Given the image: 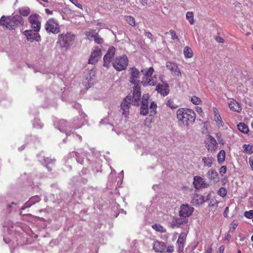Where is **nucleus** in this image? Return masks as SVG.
Listing matches in <instances>:
<instances>
[{"mask_svg": "<svg viewBox=\"0 0 253 253\" xmlns=\"http://www.w3.org/2000/svg\"><path fill=\"white\" fill-rule=\"evenodd\" d=\"M130 82L134 84H139V77L140 73L139 71L135 67L130 68Z\"/></svg>", "mask_w": 253, "mask_h": 253, "instance_id": "13", "label": "nucleus"}, {"mask_svg": "<svg viewBox=\"0 0 253 253\" xmlns=\"http://www.w3.org/2000/svg\"><path fill=\"white\" fill-rule=\"evenodd\" d=\"M193 185L197 189L205 188L207 186L204 179L199 176H195L194 177Z\"/></svg>", "mask_w": 253, "mask_h": 253, "instance_id": "17", "label": "nucleus"}, {"mask_svg": "<svg viewBox=\"0 0 253 253\" xmlns=\"http://www.w3.org/2000/svg\"><path fill=\"white\" fill-rule=\"evenodd\" d=\"M185 242V240H180V239H178V240L177 241V243L178 246V252L179 253H181L183 251Z\"/></svg>", "mask_w": 253, "mask_h": 253, "instance_id": "37", "label": "nucleus"}, {"mask_svg": "<svg viewBox=\"0 0 253 253\" xmlns=\"http://www.w3.org/2000/svg\"><path fill=\"white\" fill-rule=\"evenodd\" d=\"M166 66L174 77L178 78H181L182 74L181 71L176 63L168 61L166 63Z\"/></svg>", "mask_w": 253, "mask_h": 253, "instance_id": "7", "label": "nucleus"}, {"mask_svg": "<svg viewBox=\"0 0 253 253\" xmlns=\"http://www.w3.org/2000/svg\"><path fill=\"white\" fill-rule=\"evenodd\" d=\"M227 168L225 166H222L220 167L219 169V173L221 175H223L226 172Z\"/></svg>", "mask_w": 253, "mask_h": 253, "instance_id": "49", "label": "nucleus"}, {"mask_svg": "<svg viewBox=\"0 0 253 253\" xmlns=\"http://www.w3.org/2000/svg\"><path fill=\"white\" fill-rule=\"evenodd\" d=\"M76 35L67 32L66 34L62 33L58 35V43L62 48H69L73 43Z\"/></svg>", "mask_w": 253, "mask_h": 253, "instance_id": "3", "label": "nucleus"}, {"mask_svg": "<svg viewBox=\"0 0 253 253\" xmlns=\"http://www.w3.org/2000/svg\"><path fill=\"white\" fill-rule=\"evenodd\" d=\"M59 130L60 131L66 128L68 126V123L66 120H61L59 122Z\"/></svg>", "mask_w": 253, "mask_h": 253, "instance_id": "38", "label": "nucleus"}, {"mask_svg": "<svg viewBox=\"0 0 253 253\" xmlns=\"http://www.w3.org/2000/svg\"><path fill=\"white\" fill-rule=\"evenodd\" d=\"M176 117L180 124L189 126L195 122L196 116L192 109L180 108L176 111Z\"/></svg>", "mask_w": 253, "mask_h": 253, "instance_id": "1", "label": "nucleus"}, {"mask_svg": "<svg viewBox=\"0 0 253 253\" xmlns=\"http://www.w3.org/2000/svg\"><path fill=\"white\" fill-rule=\"evenodd\" d=\"M238 223L237 222L233 221L230 225V230L233 232L235 229L237 228Z\"/></svg>", "mask_w": 253, "mask_h": 253, "instance_id": "48", "label": "nucleus"}, {"mask_svg": "<svg viewBox=\"0 0 253 253\" xmlns=\"http://www.w3.org/2000/svg\"><path fill=\"white\" fill-rule=\"evenodd\" d=\"M156 90L161 95L165 96L167 95L169 92V86L168 84H158L156 86Z\"/></svg>", "mask_w": 253, "mask_h": 253, "instance_id": "19", "label": "nucleus"}, {"mask_svg": "<svg viewBox=\"0 0 253 253\" xmlns=\"http://www.w3.org/2000/svg\"><path fill=\"white\" fill-rule=\"evenodd\" d=\"M153 249L157 253H165L166 245L165 243L156 241L153 244Z\"/></svg>", "mask_w": 253, "mask_h": 253, "instance_id": "18", "label": "nucleus"}, {"mask_svg": "<svg viewBox=\"0 0 253 253\" xmlns=\"http://www.w3.org/2000/svg\"><path fill=\"white\" fill-rule=\"evenodd\" d=\"M41 200V198L39 196H34L31 197L29 201L26 203V207H30L32 205L39 202Z\"/></svg>", "mask_w": 253, "mask_h": 253, "instance_id": "26", "label": "nucleus"}, {"mask_svg": "<svg viewBox=\"0 0 253 253\" xmlns=\"http://www.w3.org/2000/svg\"><path fill=\"white\" fill-rule=\"evenodd\" d=\"M191 102L195 105H200L202 103V100L198 97L193 96L191 99Z\"/></svg>", "mask_w": 253, "mask_h": 253, "instance_id": "40", "label": "nucleus"}, {"mask_svg": "<svg viewBox=\"0 0 253 253\" xmlns=\"http://www.w3.org/2000/svg\"><path fill=\"white\" fill-rule=\"evenodd\" d=\"M196 110L197 111V112L198 113H199V114L200 113H203V110H202V109L201 107H198L197 106L196 108Z\"/></svg>", "mask_w": 253, "mask_h": 253, "instance_id": "58", "label": "nucleus"}, {"mask_svg": "<svg viewBox=\"0 0 253 253\" xmlns=\"http://www.w3.org/2000/svg\"><path fill=\"white\" fill-rule=\"evenodd\" d=\"M194 208L193 207L189 206L187 205H182L180 206V209L179 212V216L187 218L192 214Z\"/></svg>", "mask_w": 253, "mask_h": 253, "instance_id": "11", "label": "nucleus"}, {"mask_svg": "<svg viewBox=\"0 0 253 253\" xmlns=\"http://www.w3.org/2000/svg\"><path fill=\"white\" fill-rule=\"evenodd\" d=\"M215 136H216L217 140L218 141L219 144L221 145H223L224 144V142L223 139L221 137V134L219 133H217L216 134Z\"/></svg>", "mask_w": 253, "mask_h": 253, "instance_id": "44", "label": "nucleus"}, {"mask_svg": "<svg viewBox=\"0 0 253 253\" xmlns=\"http://www.w3.org/2000/svg\"><path fill=\"white\" fill-rule=\"evenodd\" d=\"M18 13L21 16H27L30 13V9L28 7H22L19 8Z\"/></svg>", "mask_w": 253, "mask_h": 253, "instance_id": "24", "label": "nucleus"}, {"mask_svg": "<svg viewBox=\"0 0 253 253\" xmlns=\"http://www.w3.org/2000/svg\"><path fill=\"white\" fill-rule=\"evenodd\" d=\"M183 52L185 57L187 58H190L192 57L193 55V51L191 48L189 46H186L184 47Z\"/></svg>", "mask_w": 253, "mask_h": 253, "instance_id": "28", "label": "nucleus"}, {"mask_svg": "<svg viewBox=\"0 0 253 253\" xmlns=\"http://www.w3.org/2000/svg\"><path fill=\"white\" fill-rule=\"evenodd\" d=\"M45 29L48 33L58 34L60 32V25L57 20L49 18L45 24Z\"/></svg>", "mask_w": 253, "mask_h": 253, "instance_id": "5", "label": "nucleus"}, {"mask_svg": "<svg viewBox=\"0 0 253 253\" xmlns=\"http://www.w3.org/2000/svg\"><path fill=\"white\" fill-rule=\"evenodd\" d=\"M207 177L210 180H213L214 182H217L219 181L218 173L213 169H211L208 172Z\"/></svg>", "mask_w": 253, "mask_h": 253, "instance_id": "22", "label": "nucleus"}, {"mask_svg": "<svg viewBox=\"0 0 253 253\" xmlns=\"http://www.w3.org/2000/svg\"><path fill=\"white\" fill-rule=\"evenodd\" d=\"M140 97L139 96H132V104L133 105L138 106L140 101Z\"/></svg>", "mask_w": 253, "mask_h": 253, "instance_id": "43", "label": "nucleus"}, {"mask_svg": "<svg viewBox=\"0 0 253 253\" xmlns=\"http://www.w3.org/2000/svg\"><path fill=\"white\" fill-rule=\"evenodd\" d=\"M188 221V219L187 218L174 217L170 222V226L173 228H178L181 225L187 223Z\"/></svg>", "mask_w": 253, "mask_h": 253, "instance_id": "15", "label": "nucleus"}, {"mask_svg": "<svg viewBox=\"0 0 253 253\" xmlns=\"http://www.w3.org/2000/svg\"><path fill=\"white\" fill-rule=\"evenodd\" d=\"M135 87L133 92V96H139L141 97V86L139 84H135Z\"/></svg>", "mask_w": 253, "mask_h": 253, "instance_id": "33", "label": "nucleus"}, {"mask_svg": "<svg viewBox=\"0 0 253 253\" xmlns=\"http://www.w3.org/2000/svg\"><path fill=\"white\" fill-rule=\"evenodd\" d=\"M225 247L223 245L221 246L218 249V253H223Z\"/></svg>", "mask_w": 253, "mask_h": 253, "instance_id": "57", "label": "nucleus"}, {"mask_svg": "<svg viewBox=\"0 0 253 253\" xmlns=\"http://www.w3.org/2000/svg\"><path fill=\"white\" fill-rule=\"evenodd\" d=\"M228 211H229V208L228 207H227L225 209V211H224V216H227V212H228Z\"/></svg>", "mask_w": 253, "mask_h": 253, "instance_id": "62", "label": "nucleus"}, {"mask_svg": "<svg viewBox=\"0 0 253 253\" xmlns=\"http://www.w3.org/2000/svg\"><path fill=\"white\" fill-rule=\"evenodd\" d=\"M206 143V147L209 151H214L217 149V143L215 139L212 136L209 135Z\"/></svg>", "mask_w": 253, "mask_h": 253, "instance_id": "14", "label": "nucleus"}, {"mask_svg": "<svg viewBox=\"0 0 253 253\" xmlns=\"http://www.w3.org/2000/svg\"><path fill=\"white\" fill-rule=\"evenodd\" d=\"M226 153L224 150H220L217 155V162L219 164H221L225 161Z\"/></svg>", "mask_w": 253, "mask_h": 253, "instance_id": "27", "label": "nucleus"}, {"mask_svg": "<svg viewBox=\"0 0 253 253\" xmlns=\"http://www.w3.org/2000/svg\"><path fill=\"white\" fill-rule=\"evenodd\" d=\"M149 95L148 94H144L142 97L141 104H148V99Z\"/></svg>", "mask_w": 253, "mask_h": 253, "instance_id": "47", "label": "nucleus"}, {"mask_svg": "<svg viewBox=\"0 0 253 253\" xmlns=\"http://www.w3.org/2000/svg\"><path fill=\"white\" fill-rule=\"evenodd\" d=\"M71 2L75 4L77 7L83 9L82 5L78 2L77 0H69Z\"/></svg>", "mask_w": 253, "mask_h": 253, "instance_id": "50", "label": "nucleus"}, {"mask_svg": "<svg viewBox=\"0 0 253 253\" xmlns=\"http://www.w3.org/2000/svg\"><path fill=\"white\" fill-rule=\"evenodd\" d=\"M244 215L248 218L252 219L253 218V210H250L245 212Z\"/></svg>", "mask_w": 253, "mask_h": 253, "instance_id": "46", "label": "nucleus"}, {"mask_svg": "<svg viewBox=\"0 0 253 253\" xmlns=\"http://www.w3.org/2000/svg\"><path fill=\"white\" fill-rule=\"evenodd\" d=\"M214 159L212 157H204L202 158V162L204 167L210 168L212 166Z\"/></svg>", "mask_w": 253, "mask_h": 253, "instance_id": "23", "label": "nucleus"}, {"mask_svg": "<svg viewBox=\"0 0 253 253\" xmlns=\"http://www.w3.org/2000/svg\"><path fill=\"white\" fill-rule=\"evenodd\" d=\"M249 163L252 168V169L253 170V156L249 158Z\"/></svg>", "mask_w": 253, "mask_h": 253, "instance_id": "54", "label": "nucleus"}, {"mask_svg": "<svg viewBox=\"0 0 253 253\" xmlns=\"http://www.w3.org/2000/svg\"><path fill=\"white\" fill-rule=\"evenodd\" d=\"M45 13L47 14H48V15H51L53 14V11H51L49 9H45Z\"/></svg>", "mask_w": 253, "mask_h": 253, "instance_id": "60", "label": "nucleus"}, {"mask_svg": "<svg viewBox=\"0 0 253 253\" xmlns=\"http://www.w3.org/2000/svg\"><path fill=\"white\" fill-rule=\"evenodd\" d=\"M91 37H93L94 42L97 44H101L103 42V39L99 36L98 33L92 35Z\"/></svg>", "mask_w": 253, "mask_h": 253, "instance_id": "36", "label": "nucleus"}, {"mask_svg": "<svg viewBox=\"0 0 253 253\" xmlns=\"http://www.w3.org/2000/svg\"><path fill=\"white\" fill-rule=\"evenodd\" d=\"M228 106L230 109L235 112L240 113L242 111L241 105L234 99H229L228 102Z\"/></svg>", "mask_w": 253, "mask_h": 253, "instance_id": "16", "label": "nucleus"}, {"mask_svg": "<svg viewBox=\"0 0 253 253\" xmlns=\"http://www.w3.org/2000/svg\"><path fill=\"white\" fill-rule=\"evenodd\" d=\"M166 105L171 109H176L178 107V106L174 103L173 99L172 98L168 99L166 103Z\"/></svg>", "mask_w": 253, "mask_h": 253, "instance_id": "34", "label": "nucleus"}, {"mask_svg": "<svg viewBox=\"0 0 253 253\" xmlns=\"http://www.w3.org/2000/svg\"><path fill=\"white\" fill-rule=\"evenodd\" d=\"M125 20L130 26L132 27L135 26V21L132 16L129 15L126 16Z\"/></svg>", "mask_w": 253, "mask_h": 253, "instance_id": "35", "label": "nucleus"}, {"mask_svg": "<svg viewBox=\"0 0 253 253\" xmlns=\"http://www.w3.org/2000/svg\"><path fill=\"white\" fill-rule=\"evenodd\" d=\"M237 127L239 131L244 133L247 134L249 131L248 126L244 123H240L237 125Z\"/></svg>", "mask_w": 253, "mask_h": 253, "instance_id": "25", "label": "nucleus"}, {"mask_svg": "<svg viewBox=\"0 0 253 253\" xmlns=\"http://www.w3.org/2000/svg\"><path fill=\"white\" fill-rule=\"evenodd\" d=\"M2 20L3 19H2V17H1V18L0 19V25L3 26L4 27V25H3L2 24L3 23H4V21Z\"/></svg>", "mask_w": 253, "mask_h": 253, "instance_id": "64", "label": "nucleus"}, {"mask_svg": "<svg viewBox=\"0 0 253 253\" xmlns=\"http://www.w3.org/2000/svg\"><path fill=\"white\" fill-rule=\"evenodd\" d=\"M169 33L170 34L171 36V39L173 40H177V41H179V39L177 36L176 32L173 30H170Z\"/></svg>", "mask_w": 253, "mask_h": 253, "instance_id": "45", "label": "nucleus"}, {"mask_svg": "<svg viewBox=\"0 0 253 253\" xmlns=\"http://www.w3.org/2000/svg\"><path fill=\"white\" fill-rule=\"evenodd\" d=\"M215 40L218 42H220V43H224V39L220 37H219V36L215 38Z\"/></svg>", "mask_w": 253, "mask_h": 253, "instance_id": "55", "label": "nucleus"}, {"mask_svg": "<svg viewBox=\"0 0 253 253\" xmlns=\"http://www.w3.org/2000/svg\"><path fill=\"white\" fill-rule=\"evenodd\" d=\"M211 251H212V249L211 247H210L207 250L206 253H211Z\"/></svg>", "mask_w": 253, "mask_h": 253, "instance_id": "63", "label": "nucleus"}, {"mask_svg": "<svg viewBox=\"0 0 253 253\" xmlns=\"http://www.w3.org/2000/svg\"><path fill=\"white\" fill-rule=\"evenodd\" d=\"M95 30H89V31H85V35L86 36V38L91 41L92 39H93V37H91L92 35L95 34Z\"/></svg>", "mask_w": 253, "mask_h": 253, "instance_id": "41", "label": "nucleus"}, {"mask_svg": "<svg viewBox=\"0 0 253 253\" xmlns=\"http://www.w3.org/2000/svg\"><path fill=\"white\" fill-rule=\"evenodd\" d=\"M39 18V15L36 14H32L28 18V21L31 24V28L36 32H39L41 29V23Z\"/></svg>", "mask_w": 253, "mask_h": 253, "instance_id": "8", "label": "nucleus"}, {"mask_svg": "<svg viewBox=\"0 0 253 253\" xmlns=\"http://www.w3.org/2000/svg\"><path fill=\"white\" fill-rule=\"evenodd\" d=\"M212 110L214 113V120L216 122V125L218 127H223L224 126V123L219 114L218 109L216 107H213Z\"/></svg>", "mask_w": 253, "mask_h": 253, "instance_id": "20", "label": "nucleus"}, {"mask_svg": "<svg viewBox=\"0 0 253 253\" xmlns=\"http://www.w3.org/2000/svg\"><path fill=\"white\" fill-rule=\"evenodd\" d=\"M153 67L142 69L141 72L144 75L141 83L144 86L155 85L156 84V81L152 79V75L154 73Z\"/></svg>", "mask_w": 253, "mask_h": 253, "instance_id": "4", "label": "nucleus"}, {"mask_svg": "<svg viewBox=\"0 0 253 253\" xmlns=\"http://www.w3.org/2000/svg\"><path fill=\"white\" fill-rule=\"evenodd\" d=\"M116 52V48L114 46L110 47L103 57V66L108 68L112 61Z\"/></svg>", "mask_w": 253, "mask_h": 253, "instance_id": "9", "label": "nucleus"}, {"mask_svg": "<svg viewBox=\"0 0 253 253\" xmlns=\"http://www.w3.org/2000/svg\"><path fill=\"white\" fill-rule=\"evenodd\" d=\"M244 152L248 154L253 153V145L250 144H244L243 146Z\"/></svg>", "mask_w": 253, "mask_h": 253, "instance_id": "29", "label": "nucleus"}, {"mask_svg": "<svg viewBox=\"0 0 253 253\" xmlns=\"http://www.w3.org/2000/svg\"><path fill=\"white\" fill-rule=\"evenodd\" d=\"M101 56V50L99 47H95V49L91 52L88 61V63L94 64L98 61Z\"/></svg>", "mask_w": 253, "mask_h": 253, "instance_id": "10", "label": "nucleus"}, {"mask_svg": "<svg viewBox=\"0 0 253 253\" xmlns=\"http://www.w3.org/2000/svg\"><path fill=\"white\" fill-rule=\"evenodd\" d=\"M187 237V233L185 232H181L180 234L178 239L180 240H186Z\"/></svg>", "mask_w": 253, "mask_h": 253, "instance_id": "52", "label": "nucleus"}, {"mask_svg": "<svg viewBox=\"0 0 253 253\" xmlns=\"http://www.w3.org/2000/svg\"><path fill=\"white\" fill-rule=\"evenodd\" d=\"M145 36L150 39H152L153 38L152 34L150 32H146L145 33Z\"/></svg>", "mask_w": 253, "mask_h": 253, "instance_id": "56", "label": "nucleus"}, {"mask_svg": "<svg viewBox=\"0 0 253 253\" xmlns=\"http://www.w3.org/2000/svg\"><path fill=\"white\" fill-rule=\"evenodd\" d=\"M231 238V236L229 233L225 234V240H229Z\"/></svg>", "mask_w": 253, "mask_h": 253, "instance_id": "59", "label": "nucleus"}, {"mask_svg": "<svg viewBox=\"0 0 253 253\" xmlns=\"http://www.w3.org/2000/svg\"><path fill=\"white\" fill-rule=\"evenodd\" d=\"M148 104H141L140 113L141 115H146L148 113Z\"/></svg>", "mask_w": 253, "mask_h": 253, "instance_id": "31", "label": "nucleus"}, {"mask_svg": "<svg viewBox=\"0 0 253 253\" xmlns=\"http://www.w3.org/2000/svg\"><path fill=\"white\" fill-rule=\"evenodd\" d=\"M157 108V104L154 102H152L150 106V113L151 115H155L156 113Z\"/></svg>", "mask_w": 253, "mask_h": 253, "instance_id": "39", "label": "nucleus"}, {"mask_svg": "<svg viewBox=\"0 0 253 253\" xmlns=\"http://www.w3.org/2000/svg\"><path fill=\"white\" fill-rule=\"evenodd\" d=\"M218 194L222 197H224L227 194V190L224 187H221L218 191Z\"/></svg>", "mask_w": 253, "mask_h": 253, "instance_id": "42", "label": "nucleus"}, {"mask_svg": "<svg viewBox=\"0 0 253 253\" xmlns=\"http://www.w3.org/2000/svg\"><path fill=\"white\" fill-rule=\"evenodd\" d=\"M152 228L157 231L161 233H165L166 229L163 226L159 224H155L152 225Z\"/></svg>", "mask_w": 253, "mask_h": 253, "instance_id": "32", "label": "nucleus"}, {"mask_svg": "<svg viewBox=\"0 0 253 253\" xmlns=\"http://www.w3.org/2000/svg\"><path fill=\"white\" fill-rule=\"evenodd\" d=\"M131 103V97L127 96L125 98L123 102L121 104V108L123 110V114L128 110Z\"/></svg>", "mask_w": 253, "mask_h": 253, "instance_id": "21", "label": "nucleus"}, {"mask_svg": "<svg viewBox=\"0 0 253 253\" xmlns=\"http://www.w3.org/2000/svg\"><path fill=\"white\" fill-rule=\"evenodd\" d=\"M187 237V233L185 232H181L180 234L178 239L180 240H186Z\"/></svg>", "mask_w": 253, "mask_h": 253, "instance_id": "51", "label": "nucleus"}, {"mask_svg": "<svg viewBox=\"0 0 253 253\" xmlns=\"http://www.w3.org/2000/svg\"><path fill=\"white\" fill-rule=\"evenodd\" d=\"M186 18L191 25H193L194 24L195 21L194 19V13L193 12H187L186 14Z\"/></svg>", "mask_w": 253, "mask_h": 253, "instance_id": "30", "label": "nucleus"}, {"mask_svg": "<svg viewBox=\"0 0 253 253\" xmlns=\"http://www.w3.org/2000/svg\"><path fill=\"white\" fill-rule=\"evenodd\" d=\"M23 33L28 41L39 42L41 40L40 34L38 32H35L34 30H27Z\"/></svg>", "mask_w": 253, "mask_h": 253, "instance_id": "12", "label": "nucleus"}, {"mask_svg": "<svg viewBox=\"0 0 253 253\" xmlns=\"http://www.w3.org/2000/svg\"><path fill=\"white\" fill-rule=\"evenodd\" d=\"M166 252L169 253H171L174 251V247L173 246H168V248L166 247Z\"/></svg>", "mask_w": 253, "mask_h": 253, "instance_id": "53", "label": "nucleus"}, {"mask_svg": "<svg viewBox=\"0 0 253 253\" xmlns=\"http://www.w3.org/2000/svg\"><path fill=\"white\" fill-rule=\"evenodd\" d=\"M2 19L4 21L2 24L4 27L10 30H14L18 26H23L24 24V20L22 17L19 15H15L12 17L2 16Z\"/></svg>", "mask_w": 253, "mask_h": 253, "instance_id": "2", "label": "nucleus"}, {"mask_svg": "<svg viewBox=\"0 0 253 253\" xmlns=\"http://www.w3.org/2000/svg\"><path fill=\"white\" fill-rule=\"evenodd\" d=\"M113 67L118 71L125 70L127 64L128 59L126 55L116 58L112 63Z\"/></svg>", "mask_w": 253, "mask_h": 253, "instance_id": "6", "label": "nucleus"}, {"mask_svg": "<svg viewBox=\"0 0 253 253\" xmlns=\"http://www.w3.org/2000/svg\"><path fill=\"white\" fill-rule=\"evenodd\" d=\"M213 202H214V203L213 204L211 201L210 202V203L209 204V206H214V204H216V205H217V204H218V203L217 202V201L216 200L213 201Z\"/></svg>", "mask_w": 253, "mask_h": 253, "instance_id": "61", "label": "nucleus"}]
</instances>
